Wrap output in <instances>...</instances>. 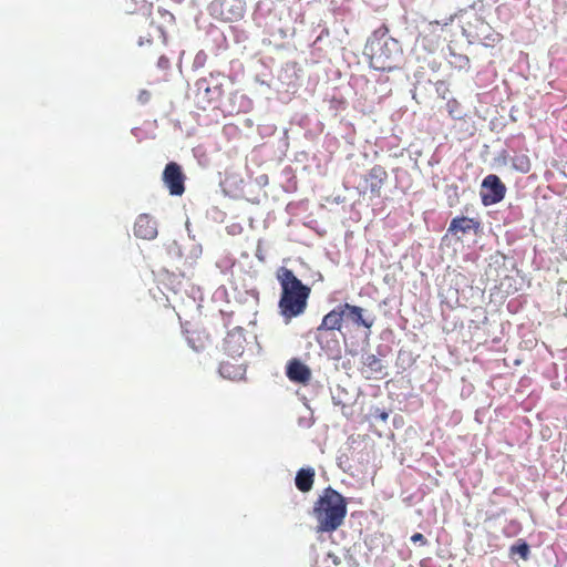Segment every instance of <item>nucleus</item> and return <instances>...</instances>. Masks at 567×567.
<instances>
[{
    "mask_svg": "<svg viewBox=\"0 0 567 567\" xmlns=\"http://www.w3.org/2000/svg\"><path fill=\"white\" fill-rule=\"evenodd\" d=\"M276 277L281 287L279 313L286 322H289L306 311L311 290L289 268L280 267Z\"/></svg>",
    "mask_w": 567,
    "mask_h": 567,
    "instance_id": "1",
    "label": "nucleus"
},
{
    "mask_svg": "<svg viewBox=\"0 0 567 567\" xmlns=\"http://www.w3.org/2000/svg\"><path fill=\"white\" fill-rule=\"evenodd\" d=\"M347 512L346 498L330 486L324 488L313 505L318 532L332 533L337 530L343 524Z\"/></svg>",
    "mask_w": 567,
    "mask_h": 567,
    "instance_id": "2",
    "label": "nucleus"
},
{
    "mask_svg": "<svg viewBox=\"0 0 567 567\" xmlns=\"http://www.w3.org/2000/svg\"><path fill=\"white\" fill-rule=\"evenodd\" d=\"M389 29L382 25L375 30L365 44V54L369 64L378 71H392L395 69L396 58L401 53L399 42L388 37Z\"/></svg>",
    "mask_w": 567,
    "mask_h": 567,
    "instance_id": "3",
    "label": "nucleus"
},
{
    "mask_svg": "<svg viewBox=\"0 0 567 567\" xmlns=\"http://www.w3.org/2000/svg\"><path fill=\"white\" fill-rule=\"evenodd\" d=\"M388 172L381 165H374L365 175L360 177L355 188L360 195H370V198L381 196V190L388 181Z\"/></svg>",
    "mask_w": 567,
    "mask_h": 567,
    "instance_id": "4",
    "label": "nucleus"
},
{
    "mask_svg": "<svg viewBox=\"0 0 567 567\" xmlns=\"http://www.w3.org/2000/svg\"><path fill=\"white\" fill-rule=\"evenodd\" d=\"M210 9L213 14L221 20L234 22L244 17L246 2L244 0H213Z\"/></svg>",
    "mask_w": 567,
    "mask_h": 567,
    "instance_id": "5",
    "label": "nucleus"
},
{
    "mask_svg": "<svg viewBox=\"0 0 567 567\" xmlns=\"http://www.w3.org/2000/svg\"><path fill=\"white\" fill-rule=\"evenodd\" d=\"M506 187L497 175H487L482 183V202L485 206L502 202L505 197Z\"/></svg>",
    "mask_w": 567,
    "mask_h": 567,
    "instance_id": "6",
    "label": "nucleus"
},
{
    "mask_svg": "<svg viewBox=\"0 0 567 567\" xmlns=\"http://www.w3.org/2000/svg\"><path fill=\"white\" fill-rule=\"evenodd\" d=\"M163 182L173 196H182L185 192V175L176 162L166 164L163 172Z\"/></svg>",
    "mask_w": 567,
    "mask_h": 567,
    "instance_id": "7",
    "label": "nucleus"
},
{
    "mask_svg": "<svg viewBox=\"0 0 567 567\" xmlns=\"http://www.w3.org/2000/svg\"><path fill=\"white\" fill-rule=\"evenodd\" d=\"M343 310L341 305L329 311L323 318L321 323L316 329V341L321 344L324 334L330 331H340L343 326Z\"/></svg>",
    "mask_w": 567,
    "mask_h": 567,
    "instance_id": "8",
    "label": "nucleus"
},
{
    "mask_svg": "<svg viewBox=\"0 0 567 567\" xmlns=\"http://www.w3.org/2000/svg\"><path fill=\"white\" fill-rule=\"evenodd\" d=\"M245 332L244 329L237 327L229 331L224 339V350L231 358L240 357L245 351Z\"/></svg>",
    "mask_w": 567,
    "mask_h": 567,
    "instance_id": "9",
    "label": "nucleus"
},
{
    "mask_svg": "<svg viewBox=\"0 0 567 567\" xmlns=\"http://www.w3.org/2000/svg\"><path fill=\"white\" fill-rule=\"evenodd\" d=\"M361 372L368 380H381L388 374L382 360L375 354H367L363 358Z\"/></svg>",
    "mask_w": 567,
    "mask_h": 567,
    "instance_id": "10",
    "label": "nucleus"
},
{
    "mask_svg": "<svg viewBox=\"0 0 567 567\" xmlns=\"http://www.w3.org/2000/svg\"><path fill=\"white\" fill-rule=\"evenodd\" d=\"M134 235L141 239L152 240L157 236V224L147 214H141L134 225Z\"/></svg>",
    "mask_w": 567,
    "mask_h": 567,
    "instance_id": "11",
    "label": "nucleus"
},
{
    "mask_svg": "<svg viewBox=\"0 0 567 567\" xmlns=\"http://www.w3.org/2000/svg\"><path fill=\"white\" fill-rule=\"evenodd\" d=\"M286 374L292 382L306 384L311 379L310 369L298 359H292L287 364Z\"/></svg>",
    "mask_w": 567,
    "mask_h": 567,
    "instance_id": "12",
    "label": "nucleus"
},
{
    "mask_svg": "<svg viewBox=\"0 0 567 567\" xmlns=\"http://www.w3.org/2000/svg\"><path fill=\"white\" fill-rule=\"evenodd\" d=\"M480 223L468 217H455L451 220L447 231L452 235L467 234L473 229L478 228Z\"/></svg>",
    "mask_w": 567,
    "mask_h": 567,
    "instance_id": "13",
    "label": "nucleus"
},
{
    "mask_svg": "<svg viewBox=\"0 0 567 567\" xmlns=\"http://www.w3.org/2000/svg\"><path fill=\"white\" fill-rule=\"evenodd\" d=\"M315 475L316 473L312 467L300 468L295 478L296 487L302 493L311 491L315 483Z\"/></svg>",
    "mask_w": 567,
    "mask_h": 567,
    "instance_id": "14",
    "label": "nucleus"
},
{
    "mask_svg": "<svg viewBox=\"0 0 567 567\" xmlns=\"http://www.w3.org/2000/svg\"><path fill=\"white\" fill-rule=\"evenodd\" d=\"M343 310V316H347L352 322H354L357 326H363L365 328H371L372 321H367L363 318V309L359 306L350 305V303H342L341 305Z\"/></svg>",
    "mask_w": 567,
    "mask_h": 567,
    "instance_id": "15",
    "label": "nucleus"
},
{
    "mask_svg": "<svg viewBox=\"0 0 567 567\" xmlns=\"http://www.w3.org/2000/svg\"><path fill=\"white\" fill-rule=\"evenodd\" d=\"M512 166L514 169L526 174L530 171L532 164L529 157L526 154H516L512 158Z\"/></svg>",
    "mask_w": 567,
    "mask_h": 567,
    "instance_id": "16",
    "label": "nucleus"
},
{
    "mask_svg": "<svg viewBox=\"0 0 567 567\" xmlns=\"http://www.w3.org/2000/svg\"><path fill=\"white\" fill-rule=\"evenodd\" d=\"M233 369H234V365L230 364L229 362H221L219 364V373L224 378L233 379L240 372L239 368L236 371H233Z\"/></svg>",
    "mask_w": 567,
    "mask_h": 567,
    "instance_id": "17",
    "label": "nucleus"
},
{
    "mask_svg": "<svg viewBox=\"0 0 567 567\" xmlns=\"http://www.w3.org/2000/svg\"><path fill=\"white\" fill-rule=\"evenodd\" d=\"M511 551L519 554L523 559H527L528 554H529V548L526 543H523L518 546H513L511 548Z\"/></svg>",
    "mask_w": 567,
    "mask_h": 567,
    "instance_id": "18",
    "label": "nucleus"
},
{
    "mask_svg": "<svg viewBox=\"0 0 567 567\" xmlns=\"http://www.w3.org/2000/svg\"><path fill=\"white\" fill-rule=\"evenodd\" d=\"M171 65V62H169V59L162 55L159 56L158 61H157V66L159 69H163V70H167Z\"/></svg>",
    "mask_w": 567,
    "mask_h": 567,
    "instance_id": "19",
    "label": "nucleus"
},
{
    "mask_svg": "<svg viewBox=\"0 0 567 567\" xmlns=\"http://www.w3.org/2000/svg\"><path fill=\"white\" fill-rule=\"evenodd\" d=\"M411 540H412L413 543H420V544H422V545H425V544L427 543L426 538H425V537H424V535H423V534H421V533H415V534H413V535L411 536Z\"/></svg>",
    "mask_w": 567,
    "mask_h": 567,
    "instance_id": "20",
    "label": "nucleus"
},
{
    "mask_svg": "<svg viewBox=\"0 0 567 567\" xmlns=\"http://www.w3.org/2000/svg\"><path fill=\"white\" fill-rule=\"evenodd\" d=\"M150 96H151L150 92H147V91H145V90H144V91H142V92L140 93L138 100H140L142 103H146V102L150 100Z\"/></svg>",
    "mask_w": 567,
    "mask_h": 567,
    "instance_id": "21",
    "label": "nucleus"
},
{
    "mask_svg": "<svg viewBox=\"0 0 567 567\" xmlns=\"http://www.w3.org/2000/svg\"><path fill=\"white\" fill-rule=\"evenodd\" d=\"M205 93H206L207 95H208V94H210V93H216V95H219V94H220V91H219V87H217V86H215L213 90H212L209 86H207V87L205 89Z\"/></svg>",
    "mask_w": 567,
    "mask_h": 567,
    "instance_id": "22",
    "label": "nucleus"
}]
</instances>
